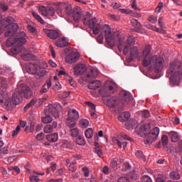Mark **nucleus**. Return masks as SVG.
I'll return each instance as SVG.
<instances>
[{
    "instance_id": "nucleus-1",
    "label": "nucleus",
    "mask_w": 182,
    "mask_h": 182,
    "mask_svg": "<svg viewBox=\"0 0 182 182\" xmlns=\"http://www.w3.org/2000/svg\"><path fill=\"white\" fill-rule=\"evenodd\" d=\"M23 97L26 99H29L32 97V92L31 91V88L25 85H18L17 91L13 94L12 99H11V97L9 96L5 100L4 105L6 106V110H12V109H14L16 105L21 103L22 97Z\"/></svg>"
},
{
    "instance_id": "nucleus-2",
    "label": "nucleus",
    "mask_w": 182,
    "mask_h": 182,
    "mask_svg": "<svg viewBox=\"0 0 182 182\" xmlns=\"http://www.w3.org/2000/svg\"><path fill=\"white\" fill-rule=\"evenodd\" d=\"M26 43V34L23 31L18 32L15 37H11L7 39V46H14L11 48V52L13 55L21 53V46Z\"/></svg>"
},
{
    "instance_id": "nucleus-3",
    "label": "nucleus",
    "mask_w": 182,
    "mask_h": 182,
    "mask_svg": "<svg viewBox=\"0 0 182 182\" xmlns=\"http://www.w3.org/2000/svg\"><path fill=\"white\" fill-rule=\"evenodd\" d=\"M181 75L182 63L177 65L176 62L171 63L169 68L166 72V76L167 77H170L171 83H172V85H178L180 80H181Z\"/></svg>"
},
{
    "instance_id": "nucleus-4",
    "label": "nucleus",
    "mask_w": 182,
    "mask_h": 182,
    "mask_svg": "<svg viewBox=\"0 0 182 182\" xmlns=\"http://www.w3.org/2000/svg\"><path fill=\"white\" fill-rule=\"evenodd\" d=\"M163 62L164 60L161 58H158L157 55L150 56V55H144V59L142 60V65L144 68L147 66H151L155 69V72L159 73L163 70Z\"/></svg>"
},
{
    "instance_id": "nucleus-5",
    "label": "nucleus",
    "mask_w": 182,
    "mask_h": 182,
    "mask_svg": "<svg viewBox=\"0 0 182 182\" xmlns=\"http://www.w3.org/2000/svg\"><path fill=\"white\" fill-rule=\"evenodd\" d=\"M103 35L105 36L107 44L111 48H113V46H114L115 39L114 36H113L112 31H110L109 25L105 24L102 27L101 33L97 38L98 43H103V39L105 38Z\"/></svg>"
},
{
    "instance_id": "nucleus-6",
    "label": "nucleus",
    "mask_w": 182,
    "mask_h": 182,
    "mask_svg": "<svg viewBox=\"0 0 182 182\" xmlns=\"http://www.w3.org/2000/svg\"><path fill=\"white\" fill-rule=\"evenodd\" d=\"M26 70L29 75H34L37 79L43 77L46 75V70L38 67L35 63H29L26 65Z\"/></svg>"
},
{
    "instance_id": "nucleus-7",
    "label": "nucleus",
    "mask_w": 182,
    "mask_h": 182,
    "mask_svg": "<svg viewBox=\"0 0 182 182\" xmlns=\"http://www.w3.org/2000/svg\"><path fill=\"white\" fill-rule=\"evenodd\" d=\"M97 20L95 17L92 18L90 14H87L84 16L83 23L86 26H89L90 29H92L94 35H97L100 32V24L97 23Z\"/></svg>"
},
{
    "instance_id": "nucleus-8",
    "label": "nucleus",
    "mask_w": 182,
    "mask_h": 182,
    "mask_svg": "<svg viewBox=\"0 0 182 182\" xmlns=\"http://www.w3.org/2000/svg\"><path fill=\"white\" fill-rule=\"evenodd\" d=\"M14 18L11 16L6 17V18L3 19V22H6L8 25L5 26L4 28V35L6 37L10 36L12 37L15 33H16V31L18 29V26L17 23H12Z\"/></svg>"
},
{
    "instance_id": "nucleus-9",
    "label": "nucleus",
    "mask_w": 182,
    "mask_h": 182,
    "mask_svg": "<svg viewBox=\"0 0 182 182\" xmlns=\"http://www.w3.org/2000/svg\"><path fill=\"white\" fill-rule=\"evenodd\" d=\"M62 110V106L60 104L55 102L48 106V108L46 109V113H49L55 119H59L60 112Z\"/></svg>"
},
{
    "instance_id": "nucleus-10",
    "label": "nucleus",
    "mask_w": 182,
    "mask_h": 182,
    "mask_svg": "<svg viewBox=\"0 0 182 182\" xmlns=\"http://www.w3.org/2000/svg\"><path fill=\"white\" fill-rule=\"evenodd\" d=\"M38 11L43 16H55V14L56 12L55 8L50 6H41L38 7Z\"/></svg>"
},
{
    "instance_id": "nucleus-11",
    "label": "nucleus",
    "mask_w": 182,
    "mask_h": 182,
    "mask_svg": "<svg viewBox=\"0 0 182 182\" xmlns=\"http://www.w3.org/2000/svg\"><path fill=\"white\" fill-rule=\"evenodd\" d=\"M160 133V129L159 127H154L147 135L145 141V144H151L156 141L157 136Z\"/></svg>"
},
{
    "instance_id": "nucleus-12",
    "label": "nucleus",
    "mask_w": 182,
    "mask_h": 182,
    "mask_svg": "<svg viewBox=\"0 0 182 182\" xmlns=\"http://www.w3.org/2000/svg\"><path fill=\"white\" fill-rule=\"evenodd\" d=\"M133 100V97L130 95V92L127 91H122L119 93V102L121 103V108L126 105H129L131 100Z\"/></svg>"
},
{
    "instance_id": "nucleus-13",
    "label": "nucleus",
    "mask_w": 182,
    "mask_h": 182,
    "mask_svg": "<svg viewBox=\"0 0 182 182\" xmlns=\"http://www.w3.org/2000/svg\"><path fill=\"white\" fill-rule=\"evenodd\" d=\"M79 58V53L71 52L65 57V62L66 63H74V62H76Z\"/></svg>"
},
{
    "instance_id": "nucleus-14",
    "label": "nucleus",
    "mask_w": 182,
    "mask_h": 182,
    "mask_svg": "<svg viewBox=\"0 0 182 182\" xmlns=\"http://www.w3.org/2000/svg\"><path fill=\"white\" fill-rule=\"evenodd\" d=\"M58 128V122L54 121L50 124H47L43 128L44 133H53Z\"/></svg>"
},
{
    "instance_id": "nucleus-15",
    "label": "nucleus",
    "mask_w": 182,
    "mask_h": 182,
    "mask_svg": "<svg viewBox=\"0 0 182 182\" xmlns=\"http://www.w3.org/2000/svg\"><path fill=\"white\" fill-rule=\"evenodd\" d=\"M134 37L129 36L127 40V44L124 47L123 53L127 55L129 53V49L132 47V45H134Z\"/></svg>"
},
{
    "instance_id": "nucleus-16",
    "label": "nucleus",
    "mask_w": 182,
    "mask_h": 182,
    "mask_svg": "<svg viewBox=\"0 0 182 182\" xmlns=\"http://www.w3.org/2000/svg\"><path fill=\"white\" fill-rule=\"evenodd\" d=\"M86 70V65L85 64H78L74 67V73L77 76H79V75H83Z\"/></svg>"
},
{
    "instance_id": "nucleus-17",
    "label": "nucleus",
    "mask_w": 182,
    "mask_h": 182,
    "mask_svg": "<svg viewBox=\"0 0 182 182\" xmlns=\"http://www.w3.org/2000/svg\"><path fill=\"white\" fill-rule=\"evenodd\" d=\"M44 33L50 39H58L59 38V33L55 30L45 29Z\"/></svg>"
},
{
    "instance_id": "nucleus-18",
    "label": "nucleus",
    "mask_w": 182,
    "mask_h": 182,
    "mask_svg": "<svg viewBox=\"0 0 182 182\" xmlns=\"http://www.w3.org/2000/svg\"><path fill=\"white\" fill-rule=\"evenodd\" d=\"M107 102V106H109V107H114V109L117 108L119 105H120L119 100H117V97H112L110 99H108Z\"/></svg>"
},
{
    "instance_id": "nucleus-19",
    "label": "nucleus",
    "mask_w": 182,
    "mask_h": 182,
    "mask_svg": "<svg viewBox=\"0 0 182 182\" xmlns=\"http://www.w3.org/2000/svg\"><path fill=\"white\" fill-rule=\"evenodd\" d=\"M55 11L59 16L63 18L65 16V3H58Z\"/></svg>"
},
{
    "instance_id": "nucleus-20",
    "label": "nucleus",
    "mask_w": 182,
    "mask_h": 182,
    "mask_svg": "<svg viewBox=\"0 0 182 182\" xmlns=\"http://www.w3.org/2000/svg\"><path fill=\"white\" fill-rule=\"evenodd\" d=\"M100 86H102V82L97 80H95L94 81H90L88 88L91 90H96V89H99Z\"/></svg>"
},
{
    "instance_id": "nucleus-21",
    "label": "nucleus",
    "mask_w": 182,
    "mask_h": 182,
    "mask_svg": "<svg viewBox=\"0 0 182 182\" xmlns=\"http://www.w3.org/2000/svg\"><path fill=\"white\" fill-rule=\"evenodd\" d=\"M68 119L77 120L79 119V112L76 109H70L68 113Z\"/></svg>"
},
{
    "instance_id": "nucleus-22",
    "label": "nucleus",
    "mask_w": 182,
    "mask_h": 182,
    "mask_svg": "<svg viewBox=\"0 0 182 182\" xmlns=\"http://www.w3.org/2000/svg\"><path fill=\"white\" fill-rule=\"evenodd\" d=\"M131 24L132 25V26H134V28H135V29L134 30V32H136L138 33H140V32H141V23H140V22H138L137 20H131Z\"/></svg>"
},
{
    "instance_id": "nucleus-23",
    "label": "nucleus",
    "mask_w": 182,
    "mask_h": 182,
    "mask_svg": "<svg viewBox=\"0 0 182 182\" xmlns=\"http://www.w3.org/2000/svg\"><path fill=\"white\" fill-rule=\"evenodd\" d=\"M64 12L65 15H67V16H72L74 12L73 9L72 8V5L64 3Z\"/></svg>"
},
{
    "instance_id": "nucleus-24",
    "label": "nucleus",
    "mask_w": 182,
    "mask_h": 182,
    "mask_svg": "<svg viewBox=\"0 0 182 182\" xmlns=\"http://www.w3.org/2000/svg\"><path fill=\"white\" fill-rule=\"evenodd\" d=\"M55 45L58 48H65L69 45V43L66 41V38H59L56 41Z\"/></svg>"
},
{
    "instance_id": "nucleus-25",
    "label": "nucleus",
    "mask_w": 182,
    "mask_h": 182,
    "mask_svg": "<svg viewBox=\"0 0 182 182\" xmlns=\"http://www.w3.org/2000/svg\"><path fill=\"white\" fill-rule=\"evenodd\" d=\"M58 139H59V136L58 135V133H53V134H48L46 136V139L50 143H55L58 141Z\"/></svg>"
},
{
    "instance_id": "nucleus-26",
    "label": "nucleus",
    "mask_w": 182,
    "mask_h": 182,
    "mask_svg": "<svg viewBox=\"0 0 182 182\" xmlns=\"http://www.w3.org/2000/svg\"><path fill=\"white\" fill-rule=\"evenodd\" d=\"M99 75V70L97 68H92L90 69V73L87 75V78L90 79V77H92L93 79H95L97 76Z\"/></svg>"
},
{
    "instance_id": "nucleus-27",
    "label": "nucleus",
    "mask_w": 182,
    "mask_h": 182,
    "mask_svg": "<svg viewBox=\"0 0 182 182\" xmlns=\"http://www.w3.org/2000/svg\"><path fill=\"white\" fill-rule=\"evenodd\" d=\"M169 137L173 143H177L178 140H180V137L178 136V133L173 131L168 133Z\"/></svg>"
},
{
    "instance_id": "nucleus-28",
    "label": "nucleus",
    "mask_w": 182,
    "mask_h": 182,
    "mask_svg": "<svg viewBox=\"0 0 182 182\" xmlns=\"http://www.w3.org/2000/svg\"><path fill=\"white\" fill-rule=\"evenodd\" d=\"M50 86H52V82H50V80H46V84H44L43 85V88L40 90V95H43V93H47Z\"/></svg>"
},
{
    "instance_id": "nucleus-29",
    "label": "nucleus",
    "mask_w": 182,
    "mask_h": 182,
    "mask_svg": "<svg viewBox=\"0 0 182 182\" xmlns=\"http://www.w3.org/2000/svg\"><path fill=\"white\" fill-rule=\"evenodd\" d=\"M130 117V113L129 112H124L122 114H121L119 117H118V120H119V122H126L127 120H129Z\"/></svg>"
},
{
    "instance_id": "nucleus-30",
    "label": "nucleus",
    "mask_w": 182,
    "mask_h": 182,
    "mask_svg": "<svg viewBox=\"0 0 182 182\" xmlns=\"http://www.w3.org/2000/svg\"><path fill=\"white\" fill-rule=\"evenodd\" d=\"M71 16L75 22H79V20L82 18V13L79 11H73Z\"/></svg>"
},
{
    "instance_id": "nucleus-31",
    "label": "nucleus",
    "mask_w": 182,
    "mask_h": 182,
    "mask_svg": "<svg viewBox=\"0 0 182 182\" xmlns=\"http://www.w3.org/2000/svg\"><path fill=\"white\" fill-rule=\"evenodd\" d=\"M8 97V92L6 91L0 90V103L1 105L4 103V100H6Z\"/></svg>"
},
{
    "instance_id": "nucleus-32",
    "label": "nucleus",
    "mask_w": 182,
    "mask_h": 182,
    "mask_svg": "<svg viewBox=\"0 0 182 182\" xmlns=\"http://www.w3.org/2000/svg\"><path fill=\"white\" fill-rule=\"evenodd\" d=\"M135 156L137 157V159H139V160H142L143 161H146V156H144V154L141 150H137L135 152Z\"/></svg>"
},
{
    "instance_id": "nucleus-33",
    "label": "nucleus",
    "mask_w": 182,
    "mask_h": 182,
    "mask_svg": "<svg viewBox=\"0 0 182 182\" xmlns=\"http://www.w3.org/2000/svg\"><path fill=\"white\" fill-rule=\"evenodd\" d=\"M167 176L164 173H159L156 178V182H166Z\"/></svg>"
},
{
    "instance_id": "nucleus-34",
    "label": "nucleus",
    "mask_w": 182,
    "mask_h": 182,
    "mask_svg": "<svg viewBox=\"0 0 182 182\" xmlns=\"http://www.w3.org/2000/svg\"><path fill=\"white\" fill-rule=\"evenodd\" d=\"M139 52L137 51V47H132L131 48V52H130V58L132 60L134 59V58H137Z\"/></svg>"
},
{
    "instance_id": "nucleus-35",
    "label": "nucleus",
    "mask_w": 182,
    "mask_h": 182,
    "mask_svg": "<svg viewBox=\"0 0 182 182\" xmlns=\"http://www.w3.org/2000/svg\"><path fill=\"white\" fill-rule=\"evenodd\" d=\"M151 51V46L150 45L146 46L142 52L143 56H150Z\"/></svg>"
},
{
    "instance_id": "nucleus-36",
    "label": "nucleus",
    "mask_w": 182,
    "mask_h": 182,
    "mask_svg": "<svg viewBox=\"0 0 182 182\" xmlns=\"http://www.w3.org/2000/svg\"><path fill=\"white\" fill-rule=\"evenodd\" d=\"M32 15L33 18L36 19V21L40 22V23H42L43 25L45 24V21L42 18V17H41V16H39V14H38V13L33 11Z\"/></svg>"
},
{
    "instance_id": "nucleus-37",
    "label": "nucleus",
    "mask_w": 182,
    "mask_h": 182,
    "mask_svg": "<svg viewBox=\"0 0 182 182\" xmlns=\"http://www.w3.org/2000/svg\"><path fill=\"white\" fill-rule=\"evenodd\" d=\"M67 126L70 129H73L76 126V119H70L67 118Z\"/></svg>"
},
{
    "instance_id": "nucleus-38",
    "label": "nucleus",
    "mask_w": 182,
    "mask_h": 182,
    "mask_svg": "<svg viewBox=\"0 0 182 182\" xmlns=\"http://www.w3.org/2000/svg\"><path fill=\"white\" fill-rule=\"evenodd\" d=\"M170 177L172 180H180V178H181L180 173H178V172H177V171L171 172Z\"/></svg>"
},
{
    "instance_id": "nucleus-39",
    "label": "nucleus",
    "mask_w": 182,
    "mask_h": 182,
    "mask_svg": "<svg viewBox=\"0 0 182 182\" xmlns=\"http://www.w3.org/2000/svg\"><path fill=\"white\" fill-rule=\"evenodd\" d=\"M85 136L87 139H92V137H93V129L88 128L85 130Z\"/></svg>"
},
{
    "instance_id": "nucleus-40",
    "label": "nucleus",
    "mask_w": 182,
    "mask_h": 182,
    "mask_svg": "<svg viewBox=\"0 0 182 182\" xmlns=\"http://www.w3.org/2000/svg\"><path fill=\"white\" fill-rule=\"evenodd\" d=\"M21 58L23 60H32L33 55L31 53H23Z\"/></svg>"
},
{
    "instance_id": "nucleus-41",
    "label": "nucleus",
    "mask_w": 182,
    "mask_h": 182,
    "mask_svg": "<svg viewBox=\"0 0 182 182\" xmlns=\"http://www.w3.org/2000/svg\"><path fill=\"white\" fill-rule=\"evenodd\" d=\"M114 89H116V84L113 82H109V84L107 86V90H109V93H114Z\"/></svg>"
},
{
    "instance_id": "nucleus-42",
    "label": "nucleus",
    "mask_w": 182,
    "mask_h": 182,
    "mask_svg": "<svg viewBox=\"0 0 182 182\" xmlns=\"http://www.w3.org/2000/svg\"><path fill=\"white\" fill-rule=\"evenodd\" d=\"M80 126H81L82 129H86L89 127V121L86 119H81L80 121Z\"/></svg>"
},
{
    "instance_id": "nucleus-43",
    "label": "nucleus",
    "mask_w": 182,
    "mask_h": 182,
    "mask_svg": "<svg viewBox=\"0 0 182 182\" xmlns=\"http://www.w3.org/2000/svg\"><path fill=\"white\" fill-rule=\"evenodd\" d=\"M52 117H50V115H46V117L42 118V122L43 123L48 124L50 122H52Z\"/></svg>"
},
{
    "instance_id": "nucleus-44",
    "label": "nucleus",
    "mask_w": 182,
    "mask_h": 182,
    "mask_svg": "<svg viewBox=\"0 0 182 182\" xmlns=\"http://www.w3.org/2000/svg\"><path fill=\"white\" fill-rule=\"evenodd\" d=\"M139 133H143V134H147V132H149V129L146 127V126H141V127H137L135 130H139Z\"/></svg>"
},
{
    "instance_id": "nucleus-45",
    "label": "nucleus",
    "mask_w": 182,
    "mask_h": 182,
    "mask_svg": "<svg viewBox=\"0 0 182 182\" xmlns=\"http://www.w3.org/2000/svg\"><path fill=\"white\" fill-rule=\"evenodd\" d=\"M70 132L73 137H77V136H79V129L77 128L71 129Z\"/></svg>"
},
{
    "instance_id": "nucleus-46",
    "label": "nucleus",
    "mask_w": 182,
    "mask_h": 182,
    "mask_svg": "<svg viewBox=\"0 0 182 182\" xmlns=\"http://www.w3.org/2000/svg\"><path fill=\"white\" fill-rule=\"evenodd\" d=\"M161 143H162V146H164V147H166V146H167V144H168V137L167 136V135L162 136Z\"/></svg>"
},
{
    "instance_id": "nucleus-47",
    "label": "nucleus",
    "mask_w": 182,
    "mask_h": 182,
    "mask_svg": "<svg viewBox=\"0 0 182 182\" xmlns=\"http://www.w3.org/2000/svg\"><path fill=\"white\" fill-rule=\"evenodd\" d=\"M77 144L80 146H85L86 144V141L85 140V138L82 136H78L76 139Z\"/></svg>"
},
{
    "instance_id": "nucleus-48",
    "label": "nucleus",
    "mask_w": 182,
    "mask_h": 182,
    "mask_svg": "<svg viewBox=\"0 0 182 182\" xmlns=\"http://www.w3.org/2000/svg\"><path fill=\"white\" fill-rule=\"evenodd\" d=\"M112 141H113L114 144H116L117 146H118V147H119V149H122V141H120V140H119V138L113 137Z\"/></svg>"
},
{
    "instance_id": "nucleus-49",
    "label": "nucleus",
    "mask_w": 182,
    "mask_h": 182,
    "mask_svg": "<svg viewBox=\"0 0 182 182\" xmlns=\"http://www.w3.org/2000/svg\"><path fill=\"white\" fill-rule=\"evenodd\" d=\"M94 151L99 157H103V151L100 148H94Z\"/></svg>"
},
{
    "instance_id": "nucleus-50",
    "label": "nucleus",
    "mask_w": 182,
    "mask_h": 182,
    "mask_svg": "<svg viewBox=\"0 0 182 182\" xmlns=\"http://www.w3.org/2000/svg\"><path fill=\"white\" fill-rule=\"evenodd\" d=\"M141 182H152L151 178L147 175H144L141 178Z\"/></svg>"
},
{
    "instance_id": "nucleus-51",
    "label": "nucleus",
    "mask_w": 182,
    "mask_h": 182,
    "mask_svg": "<svg viewBox=\"0 0 182 182\" xmlns=\"http://www.w3.org/2000/svg\"><path fill=\"white\" fill-rule=\"evenodd\" d=\"M161 9H163V2H159L156 8L155 9V12H156L157 14H160Z\"/></svg>"
},
{
    "instance_id": "nucleus-52",
    "label": "nucleus",
    "mask_w": 182,
    "mask_h": 182,
    "mask_svg": "<svg viewBox=\"0 0 182 182\" xmlns=\"http://www.w3.org/2000/svg\"><path fill=\"white\" fill-rule=\"evenodd\" d=\"M85 105H87V106H89V107H90V111H94L96 110V105H95V104L92 103L91 102H86Z\"/></svg>"
},
{
    "instance_id": "nucleus-53",
    "label": "nucleus",
    "mask_w": 182,
    "mask_h": 182,
    "mask_svg": "<svg viewBox=\"0 0 182 182\" xmlns=\"http://www.w3.org/2000/svg\"><path fill=\"white\" fill-rule=\"evenodd\" d=\"M110 166L112 167V168H114V167H117V158H114L111 160Z\"/></svg>"
},
{
    "instance_id": "nucleus-54",
    "label": "nucleus",
    "mask_w": 182,
    "mask_h": 182,
    "mask_svg": "<svg viewBox=\"0 0 182 182\" xmlns=\"http://www.w3.org/2000/svg\"><path fill=\"white\" fill-rule=\"evenodd\" d=\"M0 9L3 11L4 12H6V11H8L9 9V7L8 5L4 4V3H0Z\"/></svg>"
},
{
    "instance_id": "nucleus-55",
    "label": "nucleus",
    "mask_w": 182,
    "mask_h": 182,
    "mask_svg": "<svg viewBox=\"0 0 182 182\" xmlns=\"http://www.w3.org/2000/svg\"><path fill=\"white\" fill-rule=\"evenodd\" d=\"M148 21L151 23H157V16H151L148 18Z\"/></svg>"
},
{
    "instance_id": "nucleus-56",
    "label": "nucleus",
    "mask_w": 182,
    "mask_h": 182,
    "mask_svg": "<svg viewBox=\"0 0 182 182\" xmlns=\"http://www.w3.org/2000/svg\"><path fill=\"white\" fill-rule=\"evenodd\" d=\"M43 139H45V134H43V132L37 134L36 136V139L38 141H41L42 140H43Z\"/></svg>"
},
{
    "instance_id": "nucleus-57",
    "label": "nucleus",
    "mask_w": 182,
    "mask_h": 182,
    "mask_svg": "<svg viewBox=\"0 0 182 182\" xmlns=\"http://www.w3.org/2000/svg\"><path fill=\"white\" fill-rule=\"evenodd\" d=\"M1 85L4 89H6L8 87V81L6 79H2L1 81Z\"/></svg>"
},
{
    "instance_id": "nucleus-58",
    "label": "nucleus",
    "mask_w": 182,
    "mask_h": 182,
    "mask_svg": "<svg viewBox=\"0 0 182 182\" xmlns=\"http://www.w3.org/2000/svg\"><path fill=\"white\" fill-rule=\"evenodd\" d=\"M8 147H4L3 149H0V156H2V154H8Z\"/></svg>"
},
{
    "instance_id": "nucleus-59",
    "label": "nucleus",
    "mask_w": 182,
    "mask_h": 182,
    "mask_svg": "<svg viewBox=\"0 0 182 182\" xmlns=\"http://www.w3.org/2000/svg\"><path fill=\"white\" fill-rule=\"evenodd\" d=\"M121 139H124V140H128L129 141H132V138L128 136L127 134H121L120 135Z\"/></svg>"
},
{
    "instance_id": "nucleus-60",
    "label": "nucleus",
    "mask_w": 182,
    "mask_h": 182,
    "mask_svg": "<svg viewBox=\"0 0 182 182\" xmlns=\"http://www.w3.org/2000/svg\"><path fill=\"white\" fill-rule=\"evenodd\" d=\"M82 171L84 172L85 177H89L90 172H89V168H87V167L82 168Z\"/></svg>"
},
{
    "instance_id": "nucleus-61",
    "label": "nucleus",
    "mask_w": 182,
    "mask_h": 182,
    "mask_svg": "<svg viewBox=\"0 0 182 182\" xmlns=\"http://www.w3.org/2000/svg\"><path fill=\"white\" fill-rule=\"evenodd\" d=\"M142 117H145V119H147L150 117V112L148 110H144L142 112Z\"/></svg>"
},
{
    "instance_id": "nucleus-62",
    "label": "nucleus",
    "mask_w": 182,
    "mask_h": 182,
    "mask_svg": "<svg viewBox=\"0 0 182 182\" xmlns=\"http://www.w3.org/2000/svg\"><path fill=\"white\" fill-rule=\"evenodd\" d=\"M118 182H130V179L127 177H121L118 179Z\"/></svg>"
},
{
    "instance_id": "nucleus-63",
    "label": "nucleus",
    "mask_w": 182,
    "mask_h": 182,
    "mask_svg": "<svg viewBox=\"0 0 182 182\" xmlns=\"http://www.w3.org/2000/svg\"><path fill=\"white\" fill-rule=\"evenodd\" d=\"M76 170H77V167H76V166L70 165L69 171H71L72 173H75Z\"/></svg>"
},
{
    "instance_id": "nucleus-64",
    "label": "nucleus",
    "mask_w": 182,
    "mask_h": 182,
    "mask_svg": "<svg viewBox=\"0 0 182 182\" xmlns=\"http://www.w3.org/2000/svg\"><path fill=\"white\" fill-rule=\"evenodd\" d=\"M30 181L31 182H38V181H39V178H38V176H33L30 177Z\"/></svg>"
}]
</instances>
